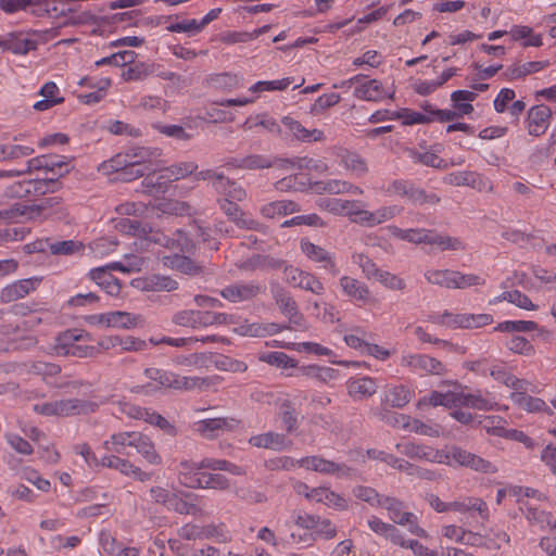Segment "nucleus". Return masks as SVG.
<instances>
[{
    "label": "nucleus",
    "instance_id": "1",
    "mask_svg": "<svg viewBox=\"0 0 556 556\" xmlns=\"http://www.w3.org/2000/svg\"><path fill=\"white\" fill-rule=\"evenodd\" d=\"M143 375L147 379L151 380L152 382L136 386L132 389V392L137 394L152 395L162 388L189 391L195 388L202 389L204 386H208V381L206 378L181 377L172 371H167L155 367L146 368Z\"/></svg>",
    "mask_w": 556,
    "mask_h": 556
},
{
    "label": "nucleus",
    "instance_id": "2",
    "mask_svg": "<svg viewBox=\"0 0 556 556\" xmlns=\"http://www.w3.org/2000/svg\"><path fill=\"white\" fill-rule=\"evenodd\" d=\"M98 404L81 399H62L34 405V410L43 416L68 417L94 413Z\"/></svg>",
    "mask_w": 556,
    "mask_h": 556
},
{
    "label": "nucleus",
    "instance_id": "3",
    "mask_svg": "<svg viewBox=\"0 0 556 556\" xmlns=\"http://www.w3.org/2000/svg\"><path fill=\"white\" fill-rule=\"evenodd\" d=\"M89 340L90 334L88 332L80 329H67L56 337V354L78 358L92 357L97 354V349L92 345L79 343Z\"/></svg>",
    "mask_w": 556,
    "mask_h": 556
},
{
    "label": "nucleus",
    "instance_id": "4",
    "mask_svg": "<svg viewBox=\"0 0 556 556\" xmlns=\"http://www.w3.org/2000/svg\"><path fill=\"white\" fill-rule=\"evenodd\" d=\"M445 455V460H447V463H444V465L465 467L483 475H493L497 472V467L492 462L481 457L480 455L471 453L462 446H446Z\"/></svg>",
    "mask_w": 556,
    "mask_h": 556
},
{
    "label": "nucleus",
    "instance_id": "5",
    "mask_svg": "<svg viewBox=\"0 0 556 556\" xmlns=\"http://www.w3.org/2000/svg\"><path fill=\"white\" fill-rule=\"evenodd\" d=\"M426 280L435 286L447 289H465L472 286H480L484 280L473 274H462L451 269H431L425 273Z\"/></svg>",
    "mask_w": 556,
    "mask_h": 556
},
{
    "label": "nucleus",
    "instance_id": "6",
    "mask_svg": "<svg viewBox=\"0 0 556 556\" xmlns=\"http://www.w3.org/2000/svg\"><path fill=\"white\" fill-rule=\"evenodd\" d=\"M270 292L280 313L288 318L294 330H306L307 321L291 293L277 282L270 285Z\"/></svg>",
    "mask_w": 556,
    "mask_h": 556
},
{
    "label": "nucleus",
    "instance_id": "7",
    "mask_svg": "<svg viewBox=\"0 0 556 556\" xmlns=\"http://www.w3.org/2000/svg\"><path fill=\"white\" fill-rule=\"evenodd\" d=\"M388 192L406 198L414 205H435L440 197L434 192H428L410 180L395 179L388 188Z\"/></svg>",
    "mask_w": 556,
    "mask_h": 556
},
{
    "label": "nucleus",
    "instance_id": "8",
    "mask_svg": "<svg viewBox=\"0 0 556 556\" xmlns=\"http://www.w3.org/2000/svg\"><path fill=\"white\" fill-rule=\"evenodd\" d=\"M379 507L388 510L390 519L401 526H409V531L418 536L426 534L425 530L416 523V516L413 513L404 511V504L402 501L392 496H383Z\"/></svg>",
    "mask_w": 556,
    "mask_h": 556
},
{
    "label": "nucleus",
    "instance_id": "9",
    "mask_svg": "<svg viewBox=\"0 0 556 556\" xmlns=\"http://www.w3.org/2000/svg\"><path fill=\"white\" fill-rule=\"evenodd\" d=\"M265 290L266 287L260 282L237 281L224 287L219 294L230 303H241L254 300Z\"/></svg>",
    "mask_w": 556,
    "mask_h": 556
},
{
    "label": "nucleus",
    "instance_id": "10",
    "mask_svg": "<svg viewBox=\"0 0 556 556\" xmlns=\"http://www.w3.org/2000/svg\"><path fill=\"white\" fill-rule=\"evenodd\" d=\"M396 448L405 456L412 459L426 460L430 463L444 464L446 457V448L435 450L431 446L424 444H416L413 442L396 444Z\"/></svg>",
    "mask_w": 556,
    "mask_h": 556
},
{
    "label": "nucleus",
    "instance_id": "11",
    "mask_svg": "<svg viewBox=\"0 0 556 556\" xmlns=\"http://www.w3.org/2000/svg\"><path fill=\"white\" fill-rule=\"evenodd\" d=\"M401 365L409 367L420 375H442L445 372V367L439 359L424 354L404 355Z\"/></svg>",
    "mask_w": 556,
    "mask_h": 556
},
{
    "label": "nucleus",
    "instance_id": "12",
    "mask_svg": "<svg viewBox=\"0 0 556 556\" xmlns=\"http://www.w3.org/2000/svg\"><path fill=\"white\" fill-rule=\"evenodd\" d=\"M33 170H46L63 177L70 172V164L66 162L65 156L40 155L27 162L25 172L30 174Z\"/></svg>",
    "mask_w": 556,
    "mask_h": 556
},
{
    "label": "nucleus",
    "instance_id": "13",
    "mask_svg": "<svg viewBox=\"0 0 556 556\" xmlns=\"http://www.w3.org/2000/svg\"><path fill=\"white\" fill-rule=\"evenodd\" d=\"M301 250L312 262L319 263L320 267L327 270L330 275L337 276L339 274L334 255L326 249L314 244L308 240H302Z\"/></svg>",
    "mask_w": 556,
    "mask_h": 556
},
{
    "label": "nucleus",
    "instance_id": "14",
    "mask_svg": "<svg viewBox=\"0 0 556 556\" xmlns=\"http://www.w3.org/2000/svg\"><path fill=\"white\" fill-rule=\"evenodd\" d=\"M41 280L42 278L31 277L16 280L13 283L5 286L0 292L1 302L11 303L16 300L25 298L31 291H35L37 289Z\"/></svg>",
    "mask_w": 556,
    "mask_h": 556
},
{
    "label": "nucleus",
    "instance_id": "15",
    "mask_svg": "<svg viewBox=\"0 0 556 556\" xmlns=\"http://www.w3.org/2000/svg\"><path fill=\"white\" fill-rule=\"evenodd\" d=\"M552 118V110L545 104L532 106L527 116V128L531 136L540 137L547 130Z\"/></svg>",
    "mask_w": 556,
    "mask_h": 556
},
{
    "label": "nucleus",
    "instance_id": "16",
    "mask_svg": "<svg viewBox=\"0 0 556 556\" xmlns=\"http://www.w3.org/2000/svg\"><path fill=\"white\" fill-rule=\"evenodd\" d=\"M199 496L191 492L178 491L172 493L167 509L180 515H198L201 508L198 506Z\"/></svg>",
    "mask_w": 556,
    "mask_h": 556
},
{
    "label": "nucleus",
    "instance_id": "17",
    "mask_svg": "<svg viewBox=\"0 0 556 556\" xmlns=\"http://www.w3.org/2000/svg\"><path fill=\"white\" fill-rule=\"evenodd\" d=\"M30 210H33L35 219L48 217L64 219L68 215L61 197L45 198L39 203L31 204Z\"/></svg>",
    "mask_w": 556,
    "mask_h": 556
},
{
    "label": "nucleus",
    "instance_id": "18",
    "mask_svg": "<svg viewBox=\"0 0 556 556\" xmlns=\"http://www.w3.org/2000/svg\"><path fill=\"white\" fill-rule=\"evenodd\" d=\"M249 443L255 447L268 448L274 451H283L291 446L292 441L285 434L277 432H266L253 435L249 439Z\"/></svg>",
    "mask_w": 556,
    "mask_h": 556
},
{
    "label": "nucleus",
    "instance_id": "19",
    "mask_svg": "<svg viewBox=\"0 0 556 556\" xmlns=\"http://www.w3.org/2000/svg\"><path fill=\"white\" fill-rule=\"evenodd\" d=\"M137 431H123L113 433L108 440L103 442V448L108 452L128 455L127 447H134Z\"/></svg>",
    "mask_w": 556,
    "mask_h": 556
},
{
    "label": "nucleus",
    "instance_id": "20",
    "mask_svg": "<svg viewBox=\"0 0 556 556\" xmlns=\"http://www.w3.org/2000/svg\"><path fill=\"white\" fill-rule=\"evenodd\" d=\"M346 389L354 401H363L377 392V384L370 377L351 378L346 382Z\"/></svg>",
    "mask_w": 556,
    "mask_h": 556
},
{
    "label": "nucleus",
    "instance_id": "21",
    "mask_svg": "<svg viewBox=\"0 0 556 556\" xmlns=\"http://www.w3.org/2000/svg\"><path fill=\"white\" fill-rule=\"evenodd\" d=\"M0 48L14 54H27L37 48V42L24 37L21 33H11L0 38Z\"/></svg>",
    "mask_w": 556,
    "mask_h": 556
},
{
    "label": "nucleus",
    "instance_id": "22",
    "mask_svg": "<svg viewBox=\"0 0 556 556\" xmlns=\"http://www.w3.org/2000/svg\"><path fill=\"white\" fill-rule=\"evenodd\" d=\"M510 400L515 405L526 410L527 413L543 412L548 416L554 414L553 409L545 403L544 400L540 397H533L527 394V392H513L510 394Z\"/></svg>",
    "mask_w": 556,
    "mask_h": 556
},
{
    "label": "nucleus",
    "instance_id": "23",
    "mask_svg": "<svg viewBox=\"0 0 556 556\" xmlns=\"http://www.w3.org/2000/svg\"><path fill=\"white\" fill-rule=\"evenodd\" d=\"M281 122L298 140L304 142H313L321 141L325 138L324 132L321 130H308L300 122L293 119L290 116H285Z\"/></svg>",
    "mask_w": 556,
    "mask_h": 556
},
{
    "label": "nucleus",
    "instance_id": "24",
    "mask_svg": "<svg viewBox=\"0 0 556 556\" xmlns=\"http://www.w3.org/2000/svg\"><path fill=\"white\" fill-rule=\"evenodd\" d=\"M340 287L342 292L353 301L365 303L370 294L365 283L349 276L340 278Z\"/></svg>",
    "mask_w": 556,
    "mask_h": 556
},
{
    "label": "nucleus",
    "instance_id": "25",
    "mask_svg": "<svg viewBox=\"0 0 556 556\" xmlns=\"http://www.w3.org/2000/svg\"><path fill=\"white\" fill-rule=\"evenodd\" d=\"M232 421L233 419L228 420L227 418H210L198 421L195 426L197 431L204 438L214 439L217 438L222 431L230 429Z\"/></svg>",
    "mask_w": 556,
    "mask_h": 556
},
{
    "label": "nucleus",
    "instance_id": "26",
    "mask_svg": "<svg viewBox=\"0 0 556 556\" xmlns=\"http://www.w3.org/2000/svg\"><path fill=\"white\" fill-rule=\"evenodd\" d=\"M357 200H344L339 198H324L319 200V206L327 212L352 217V213L356 207Z\"/></svg>",
    "mask_w": 556,
    "mask_h": 556
},
{
    "label": "nucleus",
    "instance_id": "27",
    "mask_svg": "<svg viewBox=\"0 0 556 556\" xmlns=\"http://www.w3.org/2000/svg\"><path fill=\"white\" fill-rule=\"evenodd\" d=\"M31 204L15 202L0 210V219L5 223H15L22 219L34 220Z\"/></svg>",
    "mask_w": 556,
    "mask_h": 556
},
{
    "label": "nucleus",
    "instance_id": "28",
    "mask_svg": "<svg viewBox=\"0 0 556 556\" xmlns=\"http://www.w3.org/2000/svg\"><path fill=\"white\" fill-rule=\"evenodd\" d=\"M354 96L357 99L371 102H379L386 97L382 84L377 79L359 84L354 90Z\"/></svg>",
    "mask_w": 556,
    "mask_h": 556
},
{
    "label": "nucleus",
    "instance_id": "29",
    "mask_svg": "<svg viewBox=\"0 0 556 556\" xmlns=\"http://www.w3.org/2000/svg\"><path fill=\"white\" fill-rule=\"evenodd\" d=\"M548 65V61H531L523 64H514L503 73V76L508 80L520 79L530 74L538 73Z\"/></svg>",
    "mask_w": 556,
    "mask_h": 556
},
{
    "label": "nucleus",
    "instance_id": "30",
    "mask_svg": "<svg viewBox=\"0 0 556 556\" xmlns=\"http://www.w3.org/2000/svg\"><path fill=\"white\" fill-rule=\"evenodd\" d=\"M299 211V204L290 200L273 201L261 207V214L266 218L286 216Z\"/></svg>",
    "mask_w": 556,
    "mask_h": 556
},
{
    "label": "nucleus",
    "instance_id": "31",
    "mask_svg": "<svg viewBox=\"0 0 556 556\" xmlns=\"http://www.w3.org/2000/svg\"><path fill=\"white\" fill-rule=\"evenodd\" d=\"M280 166H285L286 164H291L289 160L271 157L269 155L263 154H249L244 156L243 169L247 170H256V169H265L271 168L277 164Z\"/></svg>",
    "mask_w": 556,
    "mask_h": 556
},
{
    "label": "nucleus",
    "instance_id": "32",
    "mask_svg": "<svg viewBox=\"0 0 556 556\" xmlns=\"http://www.w3.org/2000/svg\"><path fill=\"white\" fill-rule=\"evenodd\" d=\"M216 192L222 194L223 198H228L238 202H241L247 198L245 189L239 182L227 176L219 177V181L216 185Z\"/></svg>",
    "mask_w": 556,
    "mask_h": 556
},
{
    "label": "nucleus",
    "instance_id": "33",
    "mask_svg": "<svg viewBox=\"0 0 556 556\" xmlns=\"http://www.w3.org/2000/svg\"><path fill=\"white\" fill-rule=\"evenodd\" d=\"M134 448H136L137 453H139L149 464H162V457L156 452L154 443L148 435L138 432Z\"/></svg>",
    "mask_w": 556,
    "mask_h": 556
},
{
    "label": "nucleus",
    "instance_id": "34",
    "mask_svg": "<svg viewBox=\"0 0 556 556\" xmlns=\"http://www.w3.org/2000/svg\"><path fill=\"white\" fill-rule=\"evenodd\" d=\"M109 327H116L123 329H131L142 324L140 315H134L127 312L116 311L109 313Z\"/></svg>",
    "mask_w": 556,
    "mask_h": 556
},
{
    "label": "nucleus",
    "instance_id": "35",
    "mask_svg": "<svg viewBox=\"0 0 556 556\" xmlns=\"http://www.w3.org/2000/svg\"><path fill=\"white\" fill-rule=\"evenodd\" d=\"M201 469H212V470H224L228 471L235 476H242L245 473V470L226 459H216V458H204L197 465V470Z\"/></svg>",
    "mask_w": 556,
    "mask_h": 556
},
{
    "label": "nucleus",
    "instance_id": "36",
    "mask_svg": "<svg viewBox=\"0 0 556 556\" xmlns=\"http://www.w3.org/2000/svg\"><path fill=\"white\" fill-rule=\"evenodd\" d=\"M508 34L515 41L526 39L522 42L523 47H541L543 45L542 37L540 35H533V29L529 26L515 25Z\"/></svg>",
    "mask_w": 556,
    "mask_h": 556
},
{
    "label": "nucleus",
    "instance_id": "37",
    "mask_svg": "<svg viewBox=\"0 0 556 556\" xmlns=\"http://www.w3.org/2000/svg\"><path fill=\"white\" fill-rule=\"evenodd\" d=\"M197 169L198 165L194 162H180L164 168L161 178L179 180L195 173Z\"/></svg>",
    "mask_w": 556,
    "mask_h": 556
},
{
    "label": "nucleus",
    "instance_id": "38",
    "mask_svg": "<svg viewBox=\"0 0 556 556\" xmlns=\"http://www.w3.org/2000/svg\"><path fill=\"white\" fill-rule=\"evenodd\" d=\"M341 164L357 177L365 175L368 170L365 160L357 153L344 151L340 154Z\"/></svg>",
    "mask_w": 556,
    "mask_h": 556
},
{
    "label": "nucleus",
    "instance_id": "39",
    "mask_svg": "<svg viewBox=\"0 0 556 556\" xmlns=\"http://www.w3.org/2000/svg\"><path fill=\"white\" fill-rule=\"evenodd\" d=\"M197 465H190L188 462L180 463V466L185 469V471L179 472L178 479L180 484L190 489H202L203 471L190 472L191 469H197Z\"/></svg>",
    "mask_w": 556,
    "mask_h": 556
},
{
    "label": "nucleus",
    "instance_id": "40",
    "mask_svg": "<svg viewBox=\"0 0 556 556\" xmlns=\"http://www.w3.org/2000/svg\"><path fill=\"white\" fill-rule=\"evenodd\" d=\"M433 230L427 229H400L395 228L394 235L401 240H405L415 244H430Z\"/></svg>",
    "mask_w": 556,
    "mask_h": 556
},
{
    "label": "nucleus",
    "instance_id": "41",
    "mask_svg": "<svg viewBox=\"0 0 556 556\" xmlns=\"http://www.w3.org/2000/svg\"><path fill=\"white\" fill-rule=\"evenodd\" d=\"M155 73V65L148 63H135L123 72V78L126 81H138Z\"/></svg>",
    "mask_w": 556,
    "mask_h": 556
},
{
    "label": "nucleus",
    "instance_id": "42",
    "mask_svg": "<svg viewBox=\"0 0 556 556\" xmlns=\"http://www.w3.org/2000/svg\"><path fill=\"white\" fill-rule=\"evenodd\" d=\"M317 472L324 475H336L339 478H350L354 473V469L345 464L334 463L320 457V465Z\"/></svg>",
    "mask_w": 556,
    "mask_h": 556
},
{
    "label": "nucleus",
    "instance_id": "43",
    "mask_svg": "<svg viewBox=\"0 0 556 556\" xmlns=\"http://www.w3.org/2000/svg\"><path fill=\"white\" fill-rule=\"evenodd\" d=\"M412 392L404 386L391 388L386 395V402L395 408H403L412 400Z\"/></svg>",
    "mask_w": 556,
    "mask_h": 556
},
{
    "label": "nucleus",
    "instance_id": "44",
    "mask_svg": "<svg viewBox=\"0 0 556 556\" xmlns=\"http://www.w3.org/2000/svg\"><path fill=\"white\" fill-rule=\"evenodd\" d=\"M235 495L237 498L245 502L247 504H263L268 501L267 495L250 485H241L235 489Z\"/></svg>",
    "mask_w": 556,
    "mask_h": 556
},
{
    "label": "nucleus",
    "instance_id": "45",
    "mask_svg": "<svg viewBox=\"0 0 556 556\" xmlns=\"http://www.w3.org/2000/svg\"><path fill=\"white\" fill-rule=\"evenodd\" d=\"M164 247L168 249H176L180 252H191L194 248L193 241L189 238L186 231L177 229L174 237H164Z\"/></svg>",
    "mask_w": 556,
    "mask_h": 556
},
{
    "label": "nucleus",
    "instance_id": "46",
    "mask_svg": "<svg viewBox=\"0 0 556 556\" xmlns=\"http://www.w3.org/2000/svg\"><path fill=\"white\" fill-rule=\"evenodd\" d=\"M136 59V53L134 51H119L113 53L109 56L102 58L101 60L96 61V66L111 65V66H126L128 64H132Z\"/></svg>",
    "mask_w": 556,
    "mask_h": 556
},
{
    "label": "nucleus",
    "instance_id": "47",
    "mask_svg": "<svg viewBox=\"0 0 556 556\" xmlns=\"http://www.w3.org/2000/svg\"><path fill=\"white\" fill-rule=\"evenodd\" d=\"M129 162H130V160H129V156L127 155V153L116 154L111 160L104 161L103 163H101L99 165L98 169H99V172H101L104 175H111V174L116 173L117 178H118L121 172H123V169L125 167H127Z\"/></svg>",
    "mask_w": 556,
    "mask_h": 556
},
{
    "label": "nucleus",
    "instance_id": "48",
    "mask_svg": "<svg viewBox=\"0 0 556 556\" xmlns=\"http://www.w3.org/2000/svg\"><path fill=\"white\" fill-rule=\"evenodd\" d=\"M459 405L480 409V410H490L492 409V402L484 396L480 392L477 393H464L459 392Z\"/></svg>",
    "mask_w": 556,
    "mask_h": 556
},
{
    "label": "nucleus",
    "instance_id": "49",
    "mask_svg": "<svg viewBox=\"0 0 556 556\" xmlns=\"http://www.w3.org/2000/svg\"><path fill=\"white\" fill-rule=\"evenodd\" d=\"M525 516L529 522L540 526L541 529L545 527L556 528V520H553L552 514L545 510L535 507H527Z\"/></svg>",
    "mask_w": 556,
    "mask_h": 556
},
{
    "label": "nucleus",
    "instance_id": "50",
    "mask_svg": "<svg viewBox=\"0 0 556 556\" xmlns=\"http://www.w3.org/2000/svg\"><path fill=\"white\" fill-rule=\"evenodd\" d=\"M83 250V242L77 240L56 241L49 244V251L53 255H73Z\"/></svg>",
    "mask_w": 556,
    "mask_h": 556
},
{
    "label": "nucleus",
    "instance_id": "51",
    "mask_svg": "<svg viewBox=\"0 0 556 556\" xmlns=\"http://www.w3.org/2000/svg\"><path fill=\"white\" fill-rule=\"evenodd\" d=\"M538 328V324L532 320H506L497 324L495 331L501 332H529Z\"/></svg>",
    "mask_w": 556,
    "mask_h": 556
},
{
    "label": "nucleus",
    "instance_id": "52",
    "mask_svg": "<svg viewBox=\"0 0 556 556\" xmlns=\"http://www.w3.org/2000/svg\"><path fill=\"white\" fill-rule=\"evenodd\" d=\"M429 404L432 406H445L453 407L459 405V392L448 391L442 393L439 391H432L429 395Z\"/></svg>",
    "mask_w": 556,
    "mask_h": 556
},
{
    "label": "nucleus",
    "instance_id": "53",
    "mask_svg": "<svg viewBox=\"0 0 556 556\" xmlns=\"http://www.w3.org/2000/svg\"><path fill=\"white\" fill-rule=\"evenodd\" d=\"M353 495L369 504L372 507H379L384 495L379 494L374 488L366 485H356L353 488Z\"/></svg>",
    "mask_w": 556,
    "mask_h": 556
},
{
    "label": "nucleus",
    "instance_id": "54",
    "mask_svg": "<svg viewBox=\"0 0 556 556\" xmlns=\"http://www.w3.org/2000/svg\"><path fill=\"white\" fill-rule=\"evenodd\" d=\"M100 465L119 471L125 476H130L132 470V464L125 458H121L117 455H105L101 458Z\"/></svg>",
    "mask_w": 556,
    "mask_h": 556
},
{
    "label": "nucleus",
    "instance_id": "55",
    "mask_svg": "<svg viewBox=\"0 0 556 556\" xmlns=\"http://www.w3.org/2000/svg\"><path fill=\"white\" fill-rule=\"evenodd\" d=\"M34 153V149L26 146H0V161L16 160Z\"/></svg>",
    "mask_w": 556,
    "mask_h": 556
},
{
    "label": "nucleus",
    "instance_id": "56",
    "mask_svg": "<svg viewBox=\"0 0 556 556\" xmlns=\"http://www.w3.org/2000/svg\"><path fill=\"white\" fill-rule=\"evenodd\" d=\"M160 150L159 149H151L146 147H134L130 148L127 151V155L129 156V160H132V162L143 165V163L151 161L154 157L160 156Z\"/></svg>",
    "mask_w": 556,
    "mask_h": 556
},
{
    "label": "nucleus",
    "instance_id": "57",
    "mask_svg": "<svg viewBox=\"0 0 556 556\" xmlns=\"http://www.w3.org/2000/svg\"><path fill=\"white\" fill-rule=\"evenodd\" d=\"M290 84L291 79L289 77L270 81L261 80L252 85L249 88V91L256 93L264 91L285 90L290 86Z\"/></svg>",
    "mask_w": 556,
    "mask_h": 556
},
{
    "label": "nucleus",
    "instance_id": "58",
    "mask_svg": "<svg viewBox=\"0 0 556 556\" xmlns=\"http://www.w3.org/2000/svg\"><path fill=\"white\" fill-rule=\"evenodd\" d=\"M263 362L279 368H294L295 361L283 352H269L261 357Z\"/></svg>",
    "mask_w": 556,
    "mask_h": 556
},
{
    "label": "nucleus",
    "instance_id": "59",
    "mask_svg": "<svg viewBox=\"0 0 556 556\" xmlns=\"http://www.w3.org/2000/svg\"><path fill=\"white\" fill-rule=\"evenodd\" d=\"M477 174L473 172H454L444 177V182L451 186H473L476 184Z\"/></svg>",
    "mask_w": 556,
    "mask_h": 556
},
{
    "label": "nucleus",
    "instance_id": "60",
    "mask_svg": "<svg viewBox=\"0 0 556 556\" xmlns=\"http://www.w3.org/2000/svg\"><path fill=\"white\" fill-rule=\"evenodd\" d=\"M302 278L298 283V288L309 291L314 294H323L325 287L323 282L313 274L304 271Z\"/></svg>",
    "mask_w": 556,
    "mask_h": 556
},
{
    "label": "nucleus",
    "instance_id": "61",
    "mask_svg": "<svg viewBox=\"0 0 556 556\" xmlns=\"http://www.w3.org/2000/svg\"><path fill=\"white\" fill-rule=\"evenodd\" d=\"M317 191H325L331 194L345 193L352 189V184L342 180L319 181L315 184Z\"/></svg>",
    "mask_w": 556,
    "mask_h": 556
},
{
    "label": "nucleus",
    "instance_id": "62",
    "mask_svg": "<svg viewBox=\"0 0 556 556\" xmlns=\"http://www.w3.org/2000/svg\"><path fill=\"white\" fill-rule=\"evenodd\" d=\"M97 86V90L89 93L79 94L78 99L80 100V102L85 104H94L100 102L105 96V90L111 86V79L103 78L98 83Z\"/></svg>",
    "mask_w": 556,
    "mask_h": 556
},
{
    "label": "nucleus",
    "instance_id": "63",
    "mask_svg": "<svg viewBox=\"0 0 556 556\" xmlns=\"http://www.w3.org/2000/svg\"><path fill=\"white\" fill-rule=\"evenodd\" d=\"M403 427L415 433L427 435V437H439L440 432L437 427L427 425L419 419H410L403 424Z\"/></svg>",
    "mask_w": 556,
    "mask_h": 556
},
{
    "label": "nucleus",
    "instance_id": "64",
    "mask_svg": "<svg viewBox=\"0 0 556 556\" xmlns=\"http://www.w3.org/2000/svg\"><path fill=\"white\" fill-rule=\"evenodd\" d=\"M506 346L514 353L531 355L534 352L533 345L525 337L514 336L506 342Z\"/></svg>",
    "mask_w": 556,
    "mask_h": 556
}]
</instances>
